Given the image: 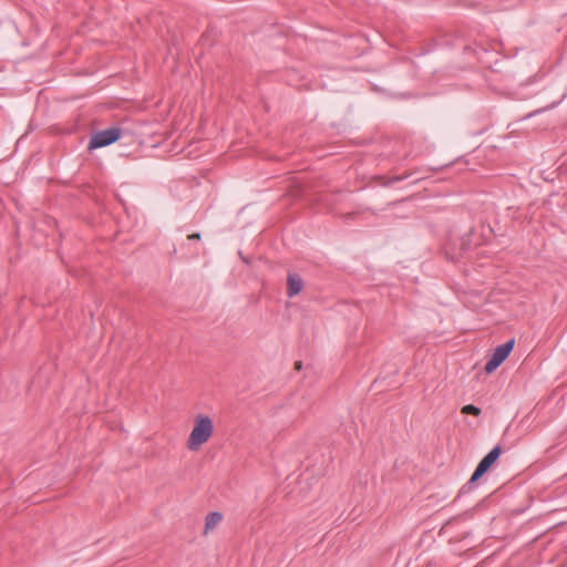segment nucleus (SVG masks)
Returning <instances> with one entry per match:
<instances>
[{
	"mask_svg": "<svg viewBox=\"0 0 567 567\" xmlns=\"http://www.w3.org/2000/svg\"><path fill=\"white\" fill-rule=\"evenodd\" d=\"M214 434L213 420L205 414H198L194 420V427L187 440V449L192 452L198 451L207 443Z\"/></svg>",
	"mask_w": 567,
	"mask_h": 567,
	"instance_id": "obj_1",
	"label": "nucleus"
},
{
	"mask_svg": "<svg viewBox=\"0 0 567 567\" xmlns=\"http://www.w3.org/2000/svg\"><path fill=\"white\" fill-rule=\"evenodd\" d=\"M122 134V130L118 127H110L102 130L93 134L90 140L89 148H101L116 142Z\"/></svg>",
	"mask_w": 567,
	"mask_h": 567,
	"instance_id": "obj_2",
	"label": "nucleus"
},
{
	"mask_svg": "<svg viewBox=\"0 0 567 567\" xmlns=\"http://www.w3.org/2000/svg\"><path fill=\"white\" fill-rule=\"evenodd\" d=\"M515 344V340L511 339L507 342L499 344L494 350L492 357L486 362L484 370L487 373L495 371L509 355Z\"/></svg>",
	"mask_w": 567,
	"mask_h": 567,
	"instance_id": "obj_3",
	"label": "nucleus"
},
{
	"mask_svg": "<svg viewBox=\"0 0 567 567\" xmlns=\"http://www.w3.org/2000/svg\"><path fill=\"white\" fill-rule=\"evenodd\" d=\"M502 453V447L499 445H496L492 451L485 455L478 465L476 466L474 473L472 474L468 484L476 482L480 480L489 468L491 466L497 461Z\"/></svg>",
	"mask_w": 567,
	"mask_h": 567,
	"instance_id": "obj_4",
	"label": "nucleus"
},
{
	"mask_svg": "<svg viewBox=\"0 0 567 567\" xmlns=\"http://www.w3.org/2000/svg\"><path fill=\"white\" fill-rule=\"evenodd\" d=\"M287 295L289 297H295L301 292L303 288V280L297 274H289L287 278Z\"/></svg>",
	"mask_w": 567,
	"mask_h": 567,
	"instance_id": "obj_5",
	"label": "nucleus"
},
{
	"mask_svg": "<svg viewBox=\"0 0 567 567\" xmlns=\"http://www.w3.org/2000/svg\"><path fill=\"white\" fill-rule=\"evenodd\" d=\"M223 520V514L219 512H212L205 518L204 534L207 535Z\"/></svg>",
	"mask_w": 567,
	"mask_h": 567,
	"instance_id": "obj_6",
	"label": "nucleus"
},
{
	"mask_svg": "<svg viewBox=\"0 0 567 567\" xmlns=\"http://www.w3.org/2000/svg\"><path fill=\"white\" fill-rule=\"evenodd\" d=\"M463 414H472V415H480L481 414V409L473 405V404H467V405H464L462 408V411H461Z\"/></svg>",
	"mask_w": 567,
	"mask_h": 567,
	"instance_id": "obj_7",
	"label": "nucleus"
},
{
	"mask_svg": "<svg viewBox=\"0 0 567 567\" xmlns=\"http://www.w3.org/2000/svg\"><path fill=\"white\" fill-rule=\"evenodd\" d=\"M188 239H200V235L199 234H192L188 236Z\"/></svg>",
	"mask_w": 567,
	"mask_h": 567,
	"instance_id": "obj_8",
	"label": "nucleus"
},
{
	"mask_svg": "<svg viewBox=\"0 0 567 567\" xmlns=\"http://www.w3.org/2000/svg\"><path fill=\"white\" fill-rule=\"evenodd\" d=\"M301 367H302L301 361H297V362L295 363V368H296V370H300V369H301Z\"/></svg>",
	"mask_w": 567,
	"mask_h": 567,
	"instance_id": "obj_9",
	"label": "nucleus"
}]
</instances>
